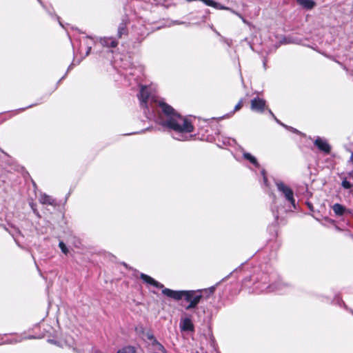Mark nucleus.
<instances>
[{"label":"nucleus","instance_id":"obj_1","mask_svg":"<svg viewBox=\"0 0 353 353\" xmlns=\"http://www.w3.org/2000/svg\"><path fill=\"white\" fill-rule=\"evenodd\" d=\"M140 106L145 117L172 132L173 139L184 141L188 139V133L194 131V126L186 117L179 114L171 105L159 98L151 86H141L137 94Z\"/></svg>","mask_w":353,"mask_h":353},{"label":"nucleus","instance_id":"obj_2","mask_svg":"<svg viewBox=\"0 0 353 353\" xmlns=\"http://www.w3.org/2000/svg\"><path fill=\"white\" fill-rule=\"evenodd\" d=\"M253 280L254 282L252 292L255 294L283 293L292 287L290 283L284 282L276 272H263L256 275Z\"/></svg>","mask_w":353,"mask_h":353},{"label":"nucleus","instance_id":"obj_3","mask_svg":"<svg viewBox=\"0 0 353 353\" xmlns=\"http://www.w3.org/2000/svg\"><path fill=\"white\" fill-rule=\"evenodd\" d=\"M162 294L175 301L184 299L189 304L185 307L186 310L195 308L203 297L202 290H173L165 288Z\"/></svg>","mask_w":353,"mask_h":353},{"label":"nucleus","instance_id":"obj_4","mask_svg":"<svg viewBox=\"0 0 353 353\" xmlns=\"http://www.w3.org/2000/svg\"><path fill=\"white\" fill-rule=\"evenodd\" d=\"M276 186L279 192L285 197V201H288L293 208H296L295 199L294 198V192L292 190L283 182L276 181L275 182Z\"/></svg>","mask_w":353,"mask_h":353},{"label":"nucleus","instance_id":"obj_5","mask_svg":"<svg viewBox=\"0 0 353 353\" xmlns=\"http://www.w3.org/2000/svg\"><path fill=\"white\" fill-rule=\"evenodd\" d=\"M94 42L95 41L94 38L91 37H83L80 39V44L79 48L80 54L83 53L85 47V53L82 56V58H85L90 54L92 49V46L94 43Z\"/></svg>","mask_w":353,"mask_h":353},{"label":"nucleus","instance_id":"obj_6","mask_svg":"<svg viewBox=\"0 0 353 353\" xmlns=\"http://www.w3.org/2000/svg\"><path fill=\"white\" fill-rule=\"evenodd\" d=\"M265 106V101L259 97L251 100V110L257 112H263Z\"/></svg>","mask_w":353,"mask_h":353},{"label":"nucleus","instance_id":"obj_7","mask_svg":"<svg viewBox=\"0 0 353 353\" xmlns=\"http://www.w3.org/2000/svg\"><path fill=\"white\" fill-rule=\"evenodd\" d=\"M99 42L103 47L108 48H114L117 47L119 44L118 39L112 37H101Z\"/></svg>","mask_w":353,"mask_h":353},{"label":"nucleus","instance_id":"obj_8","mask_svg":"<svg viewBox=\"0 0 353 353\" xmlns=\"http://www.w3.org/2000/svg\"><path fill=\"white\" fill-rule=\"evenodd\" d=\"M314 144L325 154H329L331 151V147L325 139L318 137L314 141Z\"/></svg>","mask_w":353,"mask_h":353},{"label":"nucleus","instance_id":"obj_9","mask_svg":"<svg viewBox=\"0 0 353 353\" xmlns=\"http://www.w3.org/2000/svg\"><path fill=\"white\" fill-rule=\"evenodd\" d=\"M140 278L143 280V281L144 283H145L148 285H152L157 288L162 289V290L163 289H165L164 286L162 283L158 282L157 281L154 279L152 277H151L145 274L141 273L140 274Z\"/></svg>","mask_w":353,"mask_h":353},{"label":"nucleus","instance_id":"obj_10","mask_svg":"<svg viewBox=\"0 0 353 353\" xmlns=\"http://www.w3.org/2000/svg\"><path fill=\"white\" fill-rule=\"evenodd\" d=\"M128 21L126 18H123L121 22L119 23L117 34L118 39H120L123 37V35H126L128 34Z\"/></svg>","mask_w":353,"mask_h":353},{"label":"nucleus","instance_id":"obj_11","mask_svg":"<svg viewBox=\"0 0 353 353\" xmlns=\"http://www.w3.org/2000/svg\"><path fill=\"white\" fill-rule=\"evenodd\" d=\"M180 328L181 331H193L194 325L189 318H185L181 320Z\"/></svg>","mask_w":353,"mask_h":353},{"label":"nucleus","instance_id":"obj_12","mask_svg":"<svg viewBox=\"0 0 353 353\" xmlns=\"http://www.w3.org/2000/svg\"><path fill=\"white\" fill-rule=\"evenodd\" d=\"M39 201L43 205H49L52 206L57 205L56 201L52 196L46 194H41Z\"/></svg>","mask_w":353,"mask_h":353},{"label":"nucleus","instance_id":"obj_13","mask_svg":"<svg viewBox=\"0 0 353 353\" xmlns=\"http://www.w3.org/2000/svg\"><path fill=\"white\" fill-rule=\"evenodd\" d=\"M151 345L154 353H168L164 346L157 340H154V341L151 343Z\"/></svg>","mask_w":353,"mask_h":353},{"label":"nucleus","instance_id":"obj_14","mask_svg":"<svg viewBox=\"0 0 353 353\" xmlns=\"http://www.w3.org/2000/svg\"><path fill=\"white\" fill-rule=\"evenodd\" d=\"M296 1L300 6H301L303 8H305L307 10L312 9L316 5V3L313 0H296Z\"/></svg>","mask_w":353,"mask_h":353},{"label":"nucleus","instance_id":"obj_15","mask_svg":"<svg viewBox=\"0 0 353 353\" xmlns=\"http://www.w3.org/2000/svg\"><path fill=\"white\" fill-rule=\"evenodd\" d=\"M201 1H202L205 5L208 6L213 7L216 9L229 10L228 8L223 6L221 4H219V3H216L213 0H201Z\"/></svg>","mask_w":353,"mask_h":353},{"label":"nucleus","instance_id":"obj_16","mask_svg":"<svg viewBox=\"0 0 353 353\" xmlns=\"http://www.w3.org/2000/svg\"><path fill=\"white\" fill-rule=\"evenodd\" d=\"M332 210H333L334 212L336 214V215L341 216L343 214V213L345 210V208L343 205H342L339 203H335L332 206Z\"/></svg>","mask_w":353,"mask_h":353},{"label":"nucleus","instance_id":"obj_17","mask_svg":"<svg viewBox=\"0 0 353 353\" xmlns=\"http://www.w3.org/2000/svg\"><path fill=\"white\" fill-rule=\"evenodd\" d=\"M243 156L245 159L249 161L254 165H255L257 168L259 167V164L256 159L254 156H252L250 153L244 152L243 154Z\"/></svg>","mask_w":353,"mask_h":353},{"label":"nucleus","instance_id":"obj_18","mask_svg":"<svg viewBox=\"0 0 353 353\" xmlns=\"http://www.w3.org/2000/svg\"><path fill=\"white\" fill-rule=\"evenodd\" d=\"M59 247L60 248L61 252L65 254H67L68 253V249L63 241H60L59 243Z\"/></svg>","mask_w":353,"mask_h":353},{"label":"nucleus","instance_id":"obj_19","mask_svg":"<svg viewBox=\"0 0 353 353\" xmlns=\"http://www.w3.org/2000/svg\"><path fill=\"white\" fill-rule=\"evenodd\" d=\"M128 353H137V348L132 345H128L124 347Z\"/></svg>","mask_w":353,"mask_h":353},{"label":"nucleus","instance_id":"obj_20","mask_svg":"<svg viewBox=\"0 0 353 353\" xmlns=\"http://www.w3.org/2000/svg\"><path fill=\"white\" fill-rule=\"evenodd\" d=\"M341 185L345 189H350L352 187L351 183L347 180H343L341 183Z\"/></svg>","mask_w":353,"mask_h":353},{"label":"nucleus","instance_id":"obj_21","mask_svg":"<svg viewBox=\"0 0 353 353\" xmlns=\"http://www.w3.org/2000/svg\"><path fill=\"white\" fill-rule=\"evenodd\" d=\"M280 125H281L282 126L285 127V128L291 130L294 133H296V134H299L300 133V132L298 130H296V129H295V128H294L292 127H289V126H288V125H285V124H283L282 123Z\"/></svg>","mask_w":353,"mask_h":353},{"label":"nucleus","instance_id":"obj_22","mask_svg":"<svg viewBox=\"0 0 353 353\" xmlns=\"http://www.w3.org/2000/svg\"><path fill=\"white\" fill-rule=\"evenodd\" d=\"M221 41L225 43L228 46H230L232 44V41L223 37H221Z\"/></svg>","mask_w":353,"mask_h":353},{"label":"nucleus","instance_id":"obj_23","mask_svg":"<svg viewBox=\"0 0 353 353\" xmlns=\"http://www.w3.org/2000/svg\"><path fill=\"white\" fill-rule=\"evenodd\" d=\"M147 337L152 342L154 341V340H157L156 338L154 337V336L152 333H147Z\"/></svg>","mask_w":353,"mask_h":353},{"label":"nucleus","instance_id":"obj_24","mask_svg":"<svg viewBox=\"0 0 353 353\" xmlns=\"http://www.w3.org/2000/svg\"><path fill=\"white\" fill-rule=\"evenodd\" d=\"M269 112H270V114L272 115V117L275 119V121H276L278 123H279V124H281V122L280 121H279V120L276 119V117L274 116V114H273V112H272L270 110H269Z\"/></svg>","mask_w":353,"mask_h":353},{"label":"nucleus","instance_id":"obj_25","mask_svg":"<svg viewBox=\"0 0 353 353\" xmlns=\"http://www.w3.org/2000/svg\"><path fill=\"white\" fill-rule=\"evenodd\" d=\"M241 108V102H239L234 107V111L239 110Z\"/></svg>","mask_w":353,"mask_h":353},{"label":"nucleus","instance_id":"obj_26","mask_svg":"<svg viewBox=\"0 0 353 353\" xmlns=\"http://www.w3.org/2000/svg\"><path fill=\"white\" fill-rule=\"evenodd\" d=\"M261 174H262V175L263 176V181H264V183L266 184L268 179H267V177H266V176H265V170H262V171H261Z\"/></svg>","mask_w":353,"mask_h":353},{"label":"nucleus","instance_id":"obj_27","mask_svg":"<svg viewBox=\"0 0 353 353\" xmlns=\"http://www.w3.org/2000/svg\"><path fill=\"white\" fill-rule=\"evenodd\" d=\"M19 341L17 340H7L4 342V343H17Z\"/></svg>","mask_w":353,"mask_h":353},{"label":"nucleus","instance_id":"obj_28","mask_svg":"<svg viewBox=\"0 0 353 353\" xmlns=\"http://www.w3.org/2000/svg\"><path fill=\"white\" fill-rule=\"evenodd\" d=\"M233 12L234 14H236L238 17H239L244 23H246V20L241 16V14H239V13H237V12H236L234 11H233Z\"/></svg>","mask_w":353,"mask_h":353},{"label":"nucleus","instance_id":"obj_29","mask_svg":"<svg viewBox=\"0 0 353 353\" xmlns=\"http://www.w3.org/2000/svg\"><path fill=\"white\" fill-rule=\"evenodd\" d=\"M117 353H128L127 351L125 350V349L124 347H123L122 349L121 350H119Z\"/></svg>","mask_w":353,"mask_h":353},{"label":"nucleus","instance_id":"obj_30","mask_svg":"<svg viewBox=\"0 0 353 353\" xmlns=\"http://www.w3.org/2000/svg\"><path fill=\"white\" fill-rule=\"evenodd\" d=\"M48 341L51 343H54L55 345H58V343L57 341H55L54 340H52V339H49Z\"/></svg>","mask_w":353,"mask_h":353},{"label":"nucleus","instance_id":"obj_31","mask_svg":"<svg viewBox=\"0 0 353 353\" xmlns=\"http://www.w3.org/2000/svg\"><path fill=\"white\" fill-rule=\"evenodd\" d=\"M214 290H215V288L214 286H212L210 288V290L211 292H214Z\"/></svg>","mask_w":353,"mask_h":353},{"label":"nucleus","instance_id":"obj_32","mask_svg":"<svg viewBox=\"0 0 353 353\" xmlns=\"http://www.w3.org/2000/svg\"><path fill=\"white\" fill-rule=\"evenodd\" d=\"M14 239L15 242L17 243V245H18L19 247H21V246L19 245V243H18V240H17V239L16 237H14Z\"/></svg>","mask_w":353,"mask_h":353},{"label":"nucleus","instance_id":"obj_33","mask_svg":"<svg viewBox=\"0 0 353 353\" xmlns=\"http://www.w3.org/2000/svg\"><path fill=\"white\" fill-rule=\"evenodd\" d=\"M73 65H74L73 63H71V64L69 65V67H68V70H70V69L72 68Z\"/></svg>","mask_w":353,"mask_h":353},{"label":"nucleus","instance_id":"obj_34","mask_svg":"<svg viewBox=\"0 0 353 353\" xmlns=\"http://www.w3.org/2000/svg\"><path fill=\"white\" fill-rule=\"evenodd\" d=\"M37 1L39 2V3H40V4H41L43 8H45L44 5L43 4V2H42L41 0H37Z\"/></svg>","mask_w":353,"mask_h":353},{"label":"nucleus","instance_id":"obj_35","mask_svg":"<svg viewBox=\"0 0 353 353\" xmlns=\"http://www.w3.org/2000/svg\"><path fill=\"white\" fill-rule=\"evenodd\" d=\"M32 105H30L28 106V108H30V107H32ZM27 108H28V107H27ZM25 109H26V108H21V109H20V110H24Z\"/></svg>","mask_w":353,"mask_h":353},{"label":"nucleus","instance_id":"obj_36","mask_svg":"<svg viewBox=\"0 0 353 353\" xmlns=\"http://www.w3.org/2000/svg\"><path fill=\"white\" fill-rule=\"evenodd\" d=\"M213 30L215 32V33H216L217 35L220 36V34H219V32H217L216 30Z\"/></svg>","mask_w":353,"mask_h":353},{"label":"nucleus","instance_id":"obj_37","mask_svg":"<svg viewBox=\"0 0 353 353\" xmlns=\"http://www.w3.org/2000/svg\"><path fill=\"white\" fill-rule=\"evenodd\" d=\"M175 23L176 24H182V23H184L183 22H178V21H176Z\"/></svg>","mask_w":353,"mask_h":353},{"label":"nucleus","instance_id":"obj_38","mask_svg":"<svg viewBox=\"0 0 353 353\" xmlns=\"http://www.w3.org/2000/svg\"><path fill=\"white\" fill-rule=\"evenodd\" d=\"M65 75H66V74L63 77H62V78L59 80V81H61L63 79H64Z\"/></svg>","mask_w":353,"mask_h":353},{"label":"nucleus","instance_id":"obj_39","mask_svg":"<svg viewBox=\"0 0 353 353\" xmlns=\"http://www.w3.org/2000/svg\"><path fill=\"white\" fill-rule=\"evenodd\" d=\"M34 337L33 336H29L28 337V339H33Z\"/></svg>","mask_w":353,"mask_h":353},{"label":"nucleus","instance_id":"obj_40","mask_svg":"<svg viewBox=\"0 0 353 353\" xmlns=\"http://www.w3.org/2000/svg\"><path fill=\"white\" fill-rule=\"evenodd\" d=\"M351 312H352V314H353V311H351Z\"/></svg>","mask_w":353,"mask_h":353},{"label":"nucleus","instance_id":"obj_41","mask_svg":"<svg viewBox=\"0 0 353 353\" xmlns=\"http://www.w3.org/2000/svg\"><path fill=\"white\" fill-rule=\"evenodd\" d=\"M96 353H100V352H97Z\"/></svg>","mask_w":353,"mask_h":353}]
</instances>
